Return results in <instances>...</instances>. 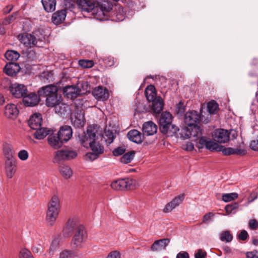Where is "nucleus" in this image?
<instances>
[{"label":"nucleus","mask_w":258,"mask_h":258,"mask_svg":"<svg viewBox=\"0 0 258 258\" xmlns=\"http://www.w3.org/2000/svg\"><path fill=\"white\" fill-rule=\"evenodd\" d=\"M4 154L6 160L14 159L13 158L14 151L11 145L5 143L4 145Z\"/></svg>","instance_id":"obj_40"},{"label":"nucleus","mask_w":258,"mask_h":258,"mask_svg":"<svg viewBox=\"0 0 258 258\" xmlns=\"http://www.w3.org/2000/svg\"><path fill=\"white\" fill-rule=\"evenodd\" d=\"M48 208L55 209H60V200L58 196L54 195L48 204Z\"/></svg>","instance_id":"obj_41"},{"label":"nucleus","mask_w":258,"mask_h":258,"mask_svg":"<svg viewBox=\"0 0 258 258\" xmlns=\"http://www.w3.org/2000/svg\"><path fill=\"white\" fill-rule=\"evenodd\" d=\"M249 228L252 230H255L258 229V221L255 219H252L249 221Z\"/></svg>","instance_id":"obj_54"},{"label":"nucleus","mask_w":258,"mask_h":258,"mask_svg":"<svg viewBox=\"0 0 258 258\" xmlns=\"http://www.w3.org/2000/svg\"><path fill=\"white\" fill-rule=\"evenodd\" d=\"M42 118L40 113H35L32 115L28 121L29 125L32 130H37L41 126Z\"/></svg>","instance_id":"obj_29"},{"label":"nucleus","mask_w":258,"mask_h":258,"mask_svg":"<svg viewBox=\"0 0 258 258\" xmlns=\"http://www.w3.org/2000/svg\"><path fill=\"white\" fill-rule=\"evenodd\" d=\"M10 91L12 95L17 98H23L28 92L26 86L18 83L12 84L10 87Z\"/></svg>","instance_id":"obj_13"},{"label":"nucleus","mask_w":258,"mask_h":258,"mask_svg":"<svg viewBox=\"0 0 258 258\" xmlns=\"http://www.w3.org/2000/svg\"><path fill=\"white\" fill-rule=\"evenodd\" d=\"M54 107L55 112L60 115H64L70 110V107L68 105L64 103H60V102Z\"/></svg>","instance_id":"obj_42"},{"label":"nucleus","mask_w":258,"mask_h":258,"mask_svg":"<svg viewBox=\"0 0 258 258\" xmlns=\"http://www.w3.org/2000/svg\"><path fill=\"white\" fill-rule=\"evenodd\" d=\"M67 16V11L64 9L57 11L52 14L51 17L52 22L58 25L64 22Z\"/></svg>","instance_id":"obj_28"},{"label":"nucleus","mask_w":258,"mask_h":258,"mask_svg":"<svg viewBox=\"0 0 258 258\" xmlns=\"http://www.w3.org/2000/svg\"><path fill=\"white\" fill-rule=\"evenodd\" d=\"M4 113L7 118L14 119L18 115L19 110L14 104H8L5 107Z\"/></svg>","instance_id":"obj_21"},{"label":"nucleus","mask_w":258,"mask_h":258,"mask_svg":"<svg viewBox=\"0 0 258 258\" xmlns=\"http://www.w3.org/2000/svg\"><path fill=\"white\" fill-rule=\"evenodd\" d=\"M128 139L137 144H141L144 140V134H143L136 130H131L127 133Z\"/></svg>","instance_id":"obj_31"},{"label":"nucleus","mask_w":258,"mask_h":258,"mask_svg":"<svg viewBox=\"0 0 258 258\" xmlns=\"http://www.w3.org/2000/svg\"><path fill=\"white\" fill-rule=\"evenodd\" d=\"M79 63L84 68H90L94 64L93 61L90 60H80Z\"/></svg>","instance_id":"obj_51"},{"label":"nucleus","mask_w":258,"mask_h":258,"mask_svg":"<svg viewBox=\"0 0 258 258\" xmlns=\"http://www.w3.org/2000/svg\"><path fill=\"white\" fill-rule=\"evenodd\" d=\"M57 134L62 142L66 143L72 138L73 131L70 126L64 125L60 128Z\"/></svg>","instance_id":"obj_23"},{"label":"nucleus","mask_w":258,"mask_h":258,"mask_svg":"<svg viewBox=\"0 0 258 258\" xmlns=\"http://www.w3.org/2000/svg\"><path fill=\"white\" fill-rule=\"evenodd\" d=\"M184 131V137L193 141H199L201 138L204 137L202 136L203 131L198 125L188 126L185 128Z\"/></svg>","instance_id":"obj_8"},{"label":"nucleus","mask_w":258,"mask_h":258,"mask_svg":"<svg viewBox=\"0 0 258 258\" xmlns=\"http://www.w3.org/2000/svg\"><path fill=\"white\" fill-rule=\"evenodd\" d=\"M125 151V149L122 147H118L113 151V154L115 156H118L122 155Z\"/></svg>","instance_id":"obj_57"},{"label":"nucleus","mask_w":258,"mask_h":258,"mask_svg":"<svg viewBox=\"0 0 258 258\" xmlns=\"http://www.w3.org/2000/svg\"><path fill=\"white\" fill-rule=\"evenodd\" d=\"M21 68L18 63L10 62L7 63L4 71L9 76H15L20 71Z\"/></svg>","instance_id":"obj_26"},{"label":"nucleus","mask_w":258,"mask_h":258,"mask_svg":"<svg viewBox=\"0 0 258 258\" xmlns=\"http://www.w3.org/2000/svg\"><path fill=\"white\" fill-rule=\"evenodd\" d=\"M99 8L100 11H98L97 13L100 17L97 18L100 20H105L112 12L113 5L107 1H104L100 5Z\"/></svg>","instance_id":"obj_14"},{"label":"nucleus","mask_w":258,"mask_h":258,"mask_svg":"<svg viewBox=\"0 0 258 258\" xmlns=\"http://www.w3.org/2000/svg\"><path fill=\"white\" fill-rule=\"evenodd\" d=\"M213 136L214 140L220 143H225L229 140V133L223 128L216 130Z\"/></svg>","instance_id":"obj_16"},{"label":"nucleus","mask_w":258,"mask_h":258,"mask_svg":"<svg viewBox=\"0 0 258 258\" xmlns=\"http://www.w3.org/2000/svg\"><path fill=\"white\" fill-rule=\"evenodd\" d=\"M103 61L104 63L109 67H111L114 64V58L111 56H109L104 58Z\"/></svg>","instance_id":"obj_61"},{"label":"nucleus","mask_w":258,"mask_h":258,"mask_svg":"<svg viewBox=\"0 0 258 258\" xmlns=\"http://www.w3.org/2000/svg\"><path fill=\"white\" fill-rule=\"evenodd\" d=\"M218 152H221L224 155L228 156L235 154L240 156H243L246 154V151L244 149L239 148H233L231 147L225 148L224 146L220 145L218 149Z\"/></svg>","instance_id":"obj_19"},{"label":"nucleus","mask_w":258,"mask_h":258,"mask_svg":"<svg viewBox=\"0 0 258 258\" xmlns=\"http://www.w3.org/2000/svg\"><path fill=\"white\" fill-rule=\"evenodd\" d=\"M157 125L152 121L146 122L143 124L142 131L145 136H152L157 133Z\"/></svg>","instance_id":"obj_22"},{"label":"nucleus","mask_w":258,"mask_h":258,"mask_svg":"<svg viewBox=\"0 0 258 258\" xmlns=\"http://www.w3.org/2000/svg\"><path fill=\"white\" fill-rule=\"evenodd\" d=\"M19 258H33V257L30 251L24 248L20 251Z\"/></svg>","instance_id":"obj_52"},{"label":"nucleus","mask_w":258,"mask_h":258,"mask_svg":"<svg viewBox=\"0 0 258 258\" xmlns=\"http://www.w3.org/2000/svg\"><path fill=\"white\" fill-rule=\"evenodd\" d=\"M5 57L10 61H16L19 58L20 55L16 51L8 50L5 53Z\"/></svg>","instance_id":"obj_44"},{"label":"nucleus","mask_w":258,"mask_h":258,"mask_svg":"<svg viewBox=\"0 0 258 258\" xmlns=\"http://www.w3.org/2000/svg\"><path fill=\"white\" fill-rule=\"evenodd\" d=\"M87 238V233L84 226L83 225L79 226L74 232L72 240V247L74 248L82 247V244L86 241Z\"/></svg>","instance_id":"obj_5"},{"label":"nucleus","mask_w":258,"mask_h":258,"mask_svg":"<svg viewBox=\"0 0 258 258\" xmlns=\"http://www.w3.org/2000/svg\"><path fill=\"white\" fill-rule=\"evenodd\" d=\"M145 94L147 99L151 102L156 99L157 92L155 86L153 85H148L145 89Z\"/></svg>","instance_id":"obj_36"},{"label":"nucleus","mask_w":258,"mask_h":258,"mask_svg":"<svg viewBox=\"0 0 258 258\" xmlns=\"http://www.w3.org/2000/svg\"><path fill=\"white\" fill-rule=\"evenodd\" d=\"M207 108L210 114H215L217 113L219 105L215 101L212 100L208 103Z\"/></svg>","instance_id":"obj_46"},{"label":"nucleus","mask_w":258,"mask_h":258,"mask_svg":"<svg viewBox=\"0 0 258 258\" xmlns=\"http://www.w3.org/2000/svg\"><path fill=\"white\" fill-rule=\"evenodd\" d=\"M5 169L7 177L9 178H12L16 171L15 160H6L5 162Z\"/></svg>","instance_id":"obj_32"},{"label":"nucleus","mask_w":258,"mask_h":258,"mask_svg":"<svg viewBox=\"0 0 258 258\" xmlns=\"http://www.w3.org/2000/svg\"><path fill=\"white\" fill-rule=\"evenodd\" d=\"M214 215V214L211 212L206 214L203 216L202 222L204 223H208L211 220Z\"/></svg>","instance_id":"obj_63"},{"label":"nucleus","mask_w":258,"mask_h":258,"mask_svg":"<svg viewBox=\"0 0 258 258\" xmlns=\"http://www.w3.org/2000/svg\"><path fill=\"white\" fill-rule=\"evenodd\" d=\"M159 130L167 136H173L179 131L178 127L172 123V115L170 113L164 112L161 114L159 119Z\"/></svg>","instance_id":"obj_3"},{"label":"nucleus","mask_w":258,"mask_h":258,"mask_svg":"<svg viewBox=\"0 0 258 258\" xmlns=\"http://www.w3.org/2000/svg\"><path fill=\"white\" fill-rule=\"evenodd\" d=\"M250 147L252 150L258 151V136L251 141Z\"/></svg>","instance_id":"obj_55"},{"label":"nucleus","mask_w":258,"mask_h":258,"mask_svg":"<svg viewBox=\"0 0 258 258\" xmlns=\"http://www.w3.org/2000/svg\"><path fill=\"white\" fill-rule=\"evenodd\" d=\"M184 198V194H181L176 196L171 202L165 205L163 211L164 213L171 212L173 209L178 206L182 202Z\"/></svg>","instance_id":"obj_17"},{"label":"nucleus","mask_w":258,"mask_h":258,"mask_svg":"<svg viewBox=\"0 0 258 258\" xmlns=\"http://www.w3.org/2000/svg\"><path fill=\"white\" fill-rule=\"evenodd\" d=\"M207 252L204 251L202 249H199L197 252L195 254V258H206Z\"/></svg>","instance_id":"obj_60"},{"label":"nucleus","mask_w":258,"mask_h":258,"mask_svg":"<svg viewBox=\"0 0 258 258\" xmlns=\"http://www.w3.org/2000/svg\"><path fill=\"white\" fill-rule=\"evenodd\" d=\"M152 103V110L153 111L157 114L160 113L163 110L164 107V102L163 99L160 96H158L156 99L151 101Z\"/></svg>","instance_id":"obj_34"},{"label":"nucleus","mask_w":258,"mask_h":258,"mask_svg":"<svg viewBox=\"0 0 258 258\" xmlns=\"http://www.w3.org/2000/svg\"><path fill=\"white\" fill-rule=\"evenodd\" d=\"M92 95L99 101L106 100L109 97L108 90L102 86H98L94 88L92 91Z\"/></svg>","instance_id":"obj_20"},{"label":"nucleus","mask_w":258,"mask_h":258,"mask_svg":"<svg viewBox=\"0 0 258 258\" xmlns=\"http://www.w3.org/2000/svg\"><path fill=\"white\" fill-rule=\"evenodd\" d=\"M246 258H258V251L253 250L247 252L246 253Z\"/></svg>","instance_id":"obj_64"},{"label":"nucleus","mask_w":258,"mask_h":258,"mask_svg":"<svg viewBox=\"0 0 258 258\" xmlns=\"http://www.w3.org/2000/svg\"><path fill=\"white\" fill-rule=\"evenodd\" d=\"M44 10L47 12H52L55 10L56 0H41Z\"/></svg>","instance_id":"obj_37"},{"label":"nucleus","mask_w":258,"mask_h":258,"mask_svg":"<svg viewBox=\"0 0 258 258\" xmlns=\"http://www.w3.org/2000/svg\"><path fill=\"white\" fill-rule=\"evenodd\" d=\"M59 241L60 238L59 236H56L53 238L49 249V252L50 254H53L58 249L59 246Z\"/></svg>","instance_id":"obj_45"},{"label":"nucleus","mask_w":258,"mask_h":258,"mask_svg":"<svg viewBox=\"0 0 258 258\" xmlns=\"http://www.w3.org/2000/svg\"><path fill=\"white\" fill-rule=\"evenodd\" d=\"M18 39L26 47L31 48L37 45V39L32 34L23 33L18 35Z\"/></svg>","instance_id":"obj_10"},{"label":"nucleus","mask_w":258,"mask_h":258,"mask_svg":"<svg viewBox=\"0 0 258 258\" xmlns=\"http://www.w3.org/2000/svg\"><path fill=\"white\" fill-rule=\"evenodd\" d=\"M136 183V180L126 178L113 181L111 184V186L116 190H131L135 188Z\"/></svg>","instance_id":"obj_6"},{"label":"nucleus","mask_w":258,"mask_h":258,"mask_svg":"<svg viewBox=\"0 0 258 258\" xmlns=\"http://www.w3.org/2000/svg\"><path fill=\"white\" fill-rule=\"evenodd\" d=\"M58 169L61 175L66 179L70 178L73 175V171L68 165H61L59 166Z\"/></svg>","instance_id":"obj_38"},{"label":"nucleus","mask_w":258,"mask_h":258,"mask_svg":"<svg viewBox=\"0 0 258 258\" xmlns=\"http://www.w3.org/2000/svg\"><path fill=\"white\" fill-rule=\"evenodd\" d=\"M36 131L34 134L35 138L38 140H41L44 139L47 135L50 134V130L44 127H39L36 130Z\"/></svg>","instance_id":"obj_39"},{"label":"nucleus","mask_w":258,"mask_h":258,"mask_svg":"<svg viewBox=\"0 0 258 258\" xmlns=\"http://www.w3.org/2000/svg\"><path fill=\"white\" fill-rule=\"evenodd\" d=\"M72 124L75 127L80 128L85 124V113L82 109L76 108L71 116Z\"/></svg>","instance_id":"obj_7"},{"label":"nucleus","mask_w":258,"mask_h":258,"mask_svg":"<svg viewBox=\"0 0 258 258\" xmlns=\"http://www.w3.org/2000/svg\"><path fill=\"white\" fill-rule=\"evenodd\" d=\"M135 155V152L134 151H130L124 154L120 159L121 163L123 164H127L130 163L133 159Z\"/></svg>","instance_id":"obj_43"},{"label":"nucleus","mask_w":258,"mask_h":258,"mask_svg":"<svg viewBox=\"0 0 258 258\" xmlns=\"http://www.w3.org/2000/svg\"><path fill=\"white\" fill-rule=\"evenodd\" d=\"M41 98L38 94L37 95L34 92L27 93L23 97V102L26 106L33 107L39 103Z\"/></svg>","instance_id":"obj_15"},{"label":"nucleus","mask_w":258,"mask_h":258,"mask_svg":"<svg viewBox=\"0 0 258 258\" xmlns=\"http://www.w3.org/2000/svg\"><path fill=\"white\" fill-rule=\"evenodd\" d=\"M80 92L79 89L74 86H67L63 88V93L71 99L76 98L80 95Z\"/></svg>","instance_id":"obj_30"},{"label":"nucleus","mask_w":258,"mask_h":258,"mask_svg":"<svg viewBox=\"0 0 258 258\" xmlns=\"http://www.w3.org/2000/svg\"><path fill=\"white\" fill-rule=\"evenodd\" d=\"M18 156L21 160L25 161L28 158L29 154L26 150H22L18 153Z\"/></svg>","instance_id":"obj_53"},{"label":"nucleus","mask_w":258,"mask_h":258,"mask_svg":"<svg viewBox=\"0 0 258 258\" xmlns=\"http://www.w3.org/2000/svg\"><path fill=\"white\" fill-rule=\"evenodd\" d=\"M238 207L239 204L237 202H234L226 205L225 207V210L226 212L229 214L231 213L234 210L237 209Z\"/></svg>","instance_id":"obj_50"},{"label":"nucleus","mask_w":258,"mask_h":258,"mask_svg":"<svg viewBox=\"0 0 258 258\" xmlns=\"http://www.w3.org/2000/svg\"><path fill=\"white\" fill-rule=\"evenodd\" d=\"M81 225L78 222L76 219L74 218H69L63 228V235L67 237L72 236L73 233L77 230L78 227Z\"/></svg>","instance_id":"obj_11"},{"label":"nucleus","mask_w":258,"mask_h":258,"mask_svg":"<svg viewBox=\"0 0 258 258\" xmlns=\"http://www.w3.org/2000/svg\"><path fill=\"white\" fill-rule=\"evenodd\" d=\"M201 119V114L196 110L187 111L184 117V123L187 126L198 125Z\"/></svg>","instance_id":"obj_9"},{"label":"nucleus","mask_w":258,"mask_h":258,"mask_svg":"<svg viewBox=\"0 0 258 258\" xmlns=\"http://www.w3.org/2000/svg\"><path fill=\"white\" fill-rule=\"evenodd\" d=\"M220 145L213 142L207 137L201 138L197 143V147L199 149H203L205 147L211 151H218Z\"/></svg>","instance_id":"obj_12"},{"label":"nucleus","mask_w":258,"mask_h":258,"mask_svg":"<svg viewBox=\"0 0 258 258\" xmlns=\"http://www.w3.org/2000/svg\"><path fill=\"white\" fill-rule=\"evenodd\" d=\"M248 237V234L245 230L241 231L240 233L238 235V239L240 240L245 241Z\"/></svg>","instance_id":"obj_59"},{"label":"nucleus","mask_w":258,"mask_h":258,"mask_svg":"<svg viewBox=\"0 0 258 258\" xmlns=\"http://www.w3.org/2000/svg\"><path fill=\"white\" fill-rule=\"evenodd\" d=\"M125 14L122 8H118L117 10H115L111 13L109 17L112 20L116 22L122 21L125 18Z\"/></svg>","instance_id":"obj_35"},{"label":"nucleus","mask_w":258,"mask_h":258,"mask_svg":"<svg viewBox=\"0 0 258 258\" xmlns=\"http://www.w3.org/2000/svg\"><path fill=\"white\" fill-rule=\"evenodd\" d=\"M76 4L82 12H91L95 8L94 0H76Z\"/></svg>","instance_id":"obj_18"},{"label":"nucleus","mask_w":258,"mask_h":258,"mask_svg":"<svg viewBox=\"0 0 258 258\" xmlns=\"http://www.w3.org/2000/svg\"><path fill=\"white\" fill-rule=\"evenodd\" d=\"M52 162L54 164H60L64 161L73 160L78 156L77 152L70 148L57 150L54 152Z\"/></svg>","instance_id":"obj_4"},{"label":"nucleus","mask_w":258,"mask_h":258,"mask_svg":"<svg viewBox=\"0 0 258 258\" xmlns=\"http://www.w3.org/2000/svg\"><path fill=\"white\" fill-rule=\"evenodd\" d=\"M59 212L60 210L48 208L46 212V221L49 226H52L54 224Z\"/></svg>","instance_id":"obj_24"},{"label":"nucleus","mask_w":258,"mask_h":258,"mask_svg":"<svg viewBox=\"0 0 258 258\" xmlns=\"http://www.w3.org/2000/svg\"><path fill=\"white\" fill-rule=\"evenodd\" d=\"M96 125H90L87 126L86 131L78 135V138L80 144L86 148L92 147L96 144H99L96 142L98 137L96 136L97 132Z\"/></svg>","instance_id":"obj_2"},{"label":"nucleus","mask_w":258,"mask_h":258,"mask_svg":"<svg viewBox=\"0 0 258 258\" xmlns=\"http://www.w3.org/2000/svg\"><path fill=\"white\" fill-rule=\"evenodd\" d=\"M238 195L236 192L223 194L222 196V200L225 202H229L232 200L236 199Z\"/></svg>","instance_id":"obj_48"},{"label":"nucleus","mask_w":258,"mask_h":258,"mask_svg":"<svg viewBox=\"0 0 258 258\" xmlns=\"http://www.w3.org/2000/svg\"><path fill=\"white\" fill-rule=\"evenodd\" d=\"M106 258H120V254L119 251L113 250L108 254Z\"/></svg>","instance_id":"obj_62"},{"label":"nucleus","mask_w":258,"mask_h":258,"mask_svg":"<svg viewBox=\"0 0 258 258\" xmlns=\"http://www.w3.org/2000/svg\"><path fill=\"white\" fill-rule=\"evenodd\" d=\"M58 88L53 85H48L41 87L38 93L42 98L45 99V104L47 107H53L61 102V95L58 94Z\"/></svg>","instance_id":"obj_1"},{"label":"nucleus","mask_w":258,"mask_h":258,"mask_svg":"<svg viewBox=\"0 0 258 258\" xmlns=\"http://www.w3.org/2000/svg\"><path fill=\"white\" fill-rule=\"evenodd\" d=\"M92 151V153H87L86 155L87 158H89L91 161H93L96 159L99 155L102 154L104 151V148L100 144H96L90 147Z\"/></svg>","instance_id":"obj_25"},{"label":"nucleus","mask_w":258,"mask_h":258,"mask_svg":"<svg viewBox=\"0 0 258 258\" xmlns=\"http://www.w3.org/2000/svg\"><path fill=\"white\" fill-rule=\"evenodd\" d=\"M73 253L71 251L65 250L60 252L59 258H72Z\"/></svg>","instance_id":"obj_56"},{"label":"nucleus","mask_w":258,"mask_h":258,"mask_svg":"<svg viewBox=\"0 0 258 258\" xmlns=\"http://www.w3.org/2000/svg\"><path fill=\"white\" fill-rule=\"evenodd\" d=\"M220 239L222 241L230 242L233 239V236L228 230L223 231L220 234Z\"/></svg>","instance_id":"obj_47"},{"label":"nucleus","mask_w":258,"mask_h":258,"mask_svg":"<svg viewBox=\"0 0 258 258\" xmlns=\"http://www.w3.org/2000/svg\"><path fill=\"white\" fill-rule=\"evenodd\" d=\"M105 136L106 137V141L109 144H111L114 140V135L112 132L108 131L105 133Z\"/></svg>","instance_id":"obj_58"},{"label":"nucleus","mask_w":258,"mask_h":258,"mask_svg":"<svg viewBox=\"0 0 258 258\" xmlns=\"http://www.w3.org/2000/svg\"><path fill=\"white\" fill-rule=\"evenodd\" d=\"M47 141L49 145L54 149H57L60 148L63 143L58 134H50L47 138Z\"/></svg>","instance_id":"obj_27"},{"label":"nucleus","mask_w":258,"mask_h":258,"mask_svg":"<svg viewBox=\"0 0 258 258\" xmlns=\"http://www.w3.org/2000/svg\"><path fill=\"white\" fill-rule=\"evenodd\" d=\"M17 15L18 13L17 12L13 13L11 15L5 18L3 20L2 22V24L3 25H9L16 19Z\"/></svg>","instance_id":"obj_49"},{"label":"nucleus","mask_w":258,"mask_h":258,"mask_svg":"<svg viewBox=\"0 0 258 258\" xmlns=\"http://www.w3.org/2000/svg\"><path fill=\"white\" fill-rule=\"evenodd\" d=\"M169 241L170 239L168 238H164L156 240L152 244L151 249L153 251H159L162 249H165L169 244Z\"/></svg>","instance_id":"obj_33"}]
</instances>
